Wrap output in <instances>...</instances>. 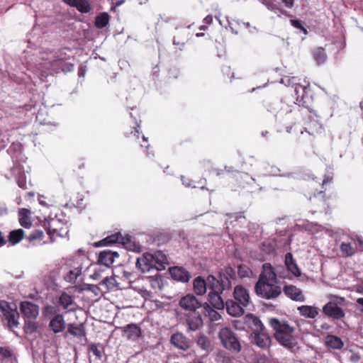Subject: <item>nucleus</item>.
Wrapping results in <instances>:
<instances>
[{"instance_id": "obj_1", "label": "nucleus", "mask_w": 363, "mask_h": 363, "mask_svg": "<svg viewBox=\"0 0 363 363\" xmlns=\"http://www.w3.org/2000/svg\"><path fill=\"white\" fill-rule=\"evenodd\" d=\"M179 306L187 312L185 318L189 329L192 331L199 330L203 325L201 311L204 303L200 301L194 294H188L179 299Z\"/></svg>"}, {"instance_id": "obj_2", "label": "nucleus", "mask_w": 363, "mask_h": 363, "mask_svg": "<svg viewBox=\"0 0 363 363\" xmlns=\"http://www.w3.org/2000/svg\"><path fill=\"white\" fill-rule=\"evenodd\" d=\"M268 323L274 331L275 340L286 349L294 351L297 346L296 338L294 335L295 327L284 318H269Z\"/></svg>"}, {"instance_id": "obj_3", "label": "nucleus", "mask_w": 363, "mask_h": 363, "mask_svg": "<svg viewBox=\"0 0 363 363\" xmlns=\"http://www.w3.org/2000/svg\"><path fill=\"white\" fill-rule=\"evenodd\" d=\"M208 288L211 290L208 293V301L212 306L217 310H223L225 303L221 297V294L225 289H229V283L227 281L218 284L217 278L213 275L208 276Z\"/></svg>"}, {"instance_id": "obj_4", "label": "nucleus", "mask_w": 363, "mask_h": 363, "mask_svg": "<svg viewBox=\"0 0 363 363\" xmlns=\"http://www.w3.org/2000/svg\"><path fill=\"white\" fill-rule=\"evenodd\" d=\"M166 257L162 255L145 253L137 258L136 267L145 273L151 270L160 271L165 268L164 264Z\"/></svg>"}, {"instance_id": "obj_5", "label": "nucleus", "mask_w": 363, "mask_h": 363, "mask_svg": "<svg viewBox=\"0 0 363 363\" xmlns=\"http://www.w3.org/2000/svg\"><path fill=\"white\" fill-rule=\"evenodd\" d=\"M115 243L121 244L128 250H139L141 246L132 240V237L127 234L123 236L118 232L106 237L96 243V247L108 246Z\"/></svg>"}, {"instance_id": "obj_6", "label": "nucleus", "mask_w": 363, "mask_h": 363, "mask_svg": "<svg viewBox=\"0 0 363 363\" xmlns=\"http://www.w3.org/2000/svg\"><path fill=\"white\" fill-rule=\"evenodd\" d=\"M218 337L222 345L226 350L233 353H238L241 351V344L235 334V333L229 328H222L218 332Z\"/></svg>"}, {"instance_id": "obj_7", "label": "nucleus", "mask_w": 363, "mask_h": 363, "mask_svg": "<svg viewBox=\"0 0 363 363\" xmlns=\"http://www.w3.org/2000/svg\"><path fill=\"white\" fill-rule=\"evenodd\" d=\"M255 291L259 297L269 300L277 298L281 294V288L274 282L257 281Z\"/></svg>"}, {"instance_id": "obj_8", "label": "nucleus", "mask_w": 363, "mask_h": 363, "mask_svg": "<svg viewBox=\"0 0 363 363\" xmlns=\"http://www.w3.org/2000/svg\"><path fill=\"white\" fill-rule=\"evenodd\" d=\"M9 304L6 301H0V310L2 312V321L4 325H7L9 329L16 335L18 334L15 330V328L18 327L19 314L15 310L8 311Z\"/></svg>"}, {"instance_id": "obj_9", "label": "nucleus", "mask_w": 363, "mask_h": 363, "mask_svg": "<svg viewBox=\"0 0 363 363\" xmlns=\"http://www.w3.org/2000/svg\"><path fill=\"white\" fill-rule=\"evenodd\" d=\"M279 269H283L282 266H278L276 268L272 267L270 263L262 264V270L259 275L257 281H269L277 284V277L285 279L286 276L280 274Z\"/></svg>"}, {"instance_id": "obj_10", "label": "nucleus", "mask_w": 363, "mask_h": 363, "mask_svg": "<svg viewBox=\"0 0 363 363\" xmlns=\"http://www.w3.org/2000/svg\"><path fill=\"white\" fill-rule=\"evenodd\" d=\"M250 337L254 345L262 350L269 348L272 344V338L266 330L258 333H251Z\"/></svg>"}, {"instance_id": "obj_11", "label": "nucleus", "mask_w": 363, "mask_h": 363, "mask_svg": "<svg viewBox=\"0 0 363 363\" xmlns=\"http://www.w3.org/2000/svg\"><path fill=\"white\" fill-rule=\"evenodd\" d=\"M234 300L246 308L252 305L249 291L242 285H237L233 291Z\"/></svg>"}, {"instance_id": "obj_12", "label": "nucleus", "mask_w": 363, "mask_h": 363, "mask_svg": "<svg viewBox=\"0 0 363 363\" xmlns=\"http://www.w3.org/2000/svg\"><path fill=\"white\" fill-rule=\"evenodd\" d=\"M323 313L328 317L339 320L345 315L344 310L337 303L329 301L323 307Z\"/></svg>"}, {"instance_id": "obj_13", "label": "nucleus", "mask_w": 363, "mask_h": 363, "mask_svg": "<svg viewBox=\"0 0 363 363\" xmlns=\"http://www.w3.org/2000/svg\"><path fill=\"white\" fill-rule=\"evenodd\" d=\"M170 343L177 349L187 351L190 348V340L182 333L177 332L171 335Z\"/></svg>"}, {"instance_id": "obj_14", "label": "nucleus", "mask_w": 363, "mask_h": 363, "mask_svg": "<svg viewBox=\"0 0 363 363\" xmlns=\"http://www.w3.org/2000/svg\"><path fill=\"white\" fill-rule=\"evenodd\" d=\"M169 271L173 279L183 283L188 282L191 277V274L183 267H172Z\"/></svg>"}, {"instance_id": "obj_15", "label": "nucleus", "mask_w": 363, "mask_h": 363, "mask_svg": "<svg viewBox=\"0 0 363 363\" xmlns=\"http://www.w3.org/2000/svg\"><path fill=\"white\" fill-rule=\"evenodd\" d=\"M245 324L251 329L252 333H258L261 330H265V327L256 315L248 313L245 317Z\"/></svg>"}, {"instance_id": "obj_16", "label": "nucleus", "mask_w": 363, "mask_h": 363, "mask_svg": "<svg viewBox=\"0 0 363 363\" xmlns=\"http://www.w3.org/2000/svg\"><path fill=\"white\" fill-rule=\"evenodd\" d=\"M118 257L117 252L105 250L100 252L97 263L109 268V267L114 262L115 258Z\"/></svg>"}, {"instance_id": "obj_17", "label": "nucleus", "mask_w": 363, "mask_h": 363, "mask_svg": "<svg viewBox=\"0 0 363 363\" xmlns=\"http://www.w3.org/2000/svg\"><path fill=\"white\" fill-rule=\"evenodd\" d=\"M283 291L285 295L295 301H305V296L302 291L294 285H286L284 286Z\"/></svg>"}, {"instance_id": "obj_18", "label": "nucleus", "mask_w": 363, "mask_h": 363, "mask_svg": "<svg viewBox=\"0 0 363 363\" xmlns=\"http://www.w3.org/2000/svg\"><path fill=\"white\" fill-rule=\"evenodd\" d=\"M123 336H125L128 340H135L141 335L140 328L135 324L130 323L121 328Z\"/></svg>"}, {"instance_id": "obj_19", "label": "nucleus", "mask_w": 363, "mask_h": 363, "mask_svg": "<svg viewBox=\"0 0 363 363\" xmlns=\"http://www.w3.org/2000/svg\"><path fill=\"white\" fill-rule=\"evenodd\" d=\"M225 306L228 313L234 317H239L244 314L245 306H240V303L235 300H228Z\"/></svg>"}, {"instance_id": "obj_20", "label": "nucleus", "mask_w": 363, "mask_h": 363, "mask_svg": "<svg viewBox=\"0 0 363 363\" xmlns=\"http://www.w3.org/2000/svg\"><path fill=\"white\" fill-rule=\"evenodd\" d=\"M59 224V220L53 218L51 219L48 223V234L50 238L51 242L53 241V236L55 235L63 237L65 235L67 234V230L66 228H57V225Z\"/></svg>"}, {"instance_id": "obj_21", "label": "nucleus", "mask_w": 363, "mask_h": 363, "mask_svg": "<svg viewBox=\"0 0 363 363\" xmlns=\"http://www.w3.org/2000/svg\"><path fill=\"white\" fill-rule=\"evenodd\" d=\"M49 328L54 333H62L66 328L63 315H54L49 323Z\"/></svg>"}, {"instance_id": "obj_22", "label": "nucleus", "mask_w": 363, "mask_h": 363, "mask_svg": "<svg viewBox=\"0 0 363 363\" xmlns=\"http://www.w3.org/2000/svg\"><path fill=\"white\" fill-rule=\"evenodd\" d=\"M285 265L289 272L293 275L298 277L301 275L300 269L298 268L293 255L291 252H287L285 255Z\"/></svg>"}, {"instance_id": "obj_23", "label": "nucleus", "mask_w": 363, "mask_h": 363, "mask_svg": "<svg viewBox=\"0 0 363 363\" xmlns=\"http://www.w3.org/2000/svg\"><path fill=\"white\" fill-rule=\"evenodd\" d=\"M300 315L306 318L314 319L319 313V310L313 306L303 305L297 308Z\"/></svg>"}, {"instance_id": "obj_24", "label": "nucleus", "mask_w": 363, "mask_h": 363, "mask_svg": "<svg viewBox=\"0 0 363 363\" xmlns=\"http://www.w3.org/2000/svg\"><path fill=\"white\" fill-rule=\"evenodd\" d=\"M194 291L198 296H202L206 294L207 287H208V278L205 280L202 277L199 276L193 281Z\"/></svg>"}, {"instance_id": "obj_25", "label": "nucleus", "mask_w": 363, "mask_h": 363, "mask_svg": "<svg viewBox=\"0 0 363 363\" xmlns=\"http://www.w3.org/2000/svg\"><path fill=\"white\" fill-rule=\"evenodd\" d=\"M236 279L235 270L231 267H227L225 268L223 272H219L218 279L217 281L218 284L223 283L224 281H227L229 283V289L231 288V279L235 280Z\"/></svg>"}, {"instance_id": "obj_26", "label": "nucleus", "mask_w": 363, "mask_h": 363, "mask_svg": "<svg viewBox=\"0 0 363 363\" xmlns=\"http://www.w3.org/2000/svg\"><path fill=\"white\" fill-rule=\"evenodd\" d=\"M39 314V306L37 304L24 301V317L35 319Z\"/></svg>"}, {"instance_id": "obj_27", "label": "nucleus", "mask_w": 363, "mask_h": 363, "mask_svg": "<svg viewBox=\"0 0 363 363\" xmlns=\"http://www.w3.org/2000/svg\"><path fill=\"white\" fill-rule=\"evenodd\" d=\"M67 333L76 337H82L86 335V330L83 323H69L67 325Z\"/></svg>"}, {"instance_id": "obj_28", "label": "nucleus", "mask_w": 363, "mask_h": 363, "mask_svg": "<svg viewBox=\"0 0 363 363\" xmlns=\"http://www.w3.org/2000/svg\"><path fill=\"white\" fill-rule=\"evenodd\" d=\"M202 316H208L211 322H217L221 320V315L211 307L206 302H204V306L202 309Z\"/></svg>"}, {"instance_id": "obj_29", "label": "nucleus", "mask_w": 363, "mask_h": 363, "mask_svg": "<svg viewBox=\"0 0 363 363\" xmlns=\"http://www.w3.org/2000/svg\"><path fill=\"white\" fill-rule=\"evenodd\" d=\"M44 236V233L41 230H35L34 231L31 232L27 236V240L29 242L28 246H35L45 243V242H42Z\"/></svg>"}, {"instance_id": "obj_30", "label": "nucleus", "mask_w": 363, "mask_h": 363, "mask_svg": "<svg viewBox=\"0 0 363 363\" xmlns=\"http://www.w3.org/2000/svg\"><path fill=\"white\" fill-rule=\"evenodd\" d=\"M58 306H61L63 310L72 311L74 308H69L70 306L74 305V301L72 296L63 292L59 297L57 301Z\"/></svg>"}, {"instance_id": "obj_31", "label": "nucleus", "mask_w": 363, "mask_h": 363, "mask_svg": "<svg viewBox=\"0 0 363 363\" xmlns=\"http://www.w3.org/2000/svg\"><path fill=\"white\" fill-rule=\"evenodd\" d=\"M52 65L53 67L54 66L57 67V72H58L59 70H60L65 73H67V72H72L74 69L73 64H72L70 62H65L62 59H57V60H55L52 62Z\"/></svg>"}, {"instance_id": "obj_32", "label": "nucleus", "mask_w": 363, "mask_h": 363, "mask_svg": "<svg viewBox=\"0 0 363 363\" xmlns=\"http://www.w3.org/2000/svg\"><path fill=\"white\" fill-rule=\"evenodd\" d=\"M99 284L106 291L113 289L118 285L115 278L108 276L104 277Z\"/></svg>"}, {"instance_id": "obj_33", "label": "nucleus", "mask_w": 363, "mask_h": 363, "mask_svg": "<svg viewBox=\"0 0 363 363\" xmlns=\"http://www.w3.org/2000/svg\"><path fill=\"white\" fill-rule=\"evenodd\" d=\"M89 353L91 352L97 360H100L104 352V346L101 343H91L88 347Z\"/></svg>"}, {"instance_id": "obj_34", "label": "nucleus", "mask_w": 363, "mask_h": 363, "mask_svg": "<svg viewBox=\"0 0 363 363\" xmlns=\"http://www.w3.org/2000/svg\"><path fill=\"white\" fill-rule=\"evenodd\" d=\"M196 344L201 349L206 352H208L211 349V340L207 336L203 334L199 335L196 340Z\"/></svg>"}, {"instance_id": "obj_35", "label": "nucleus", "mask_w": 363, "mask_h": 363, "mask_svg": "<svg viewBox=\"0 0 363 363\" xmlns=\"http://www.w3.org/2000/svg\"><path fill=\"white\" fill-rule=\"evenodd\" d=\"M159 271H155L154 275L147 277L151 287L154 289H161L162 286V276L159 274Z\"/></svg>"}, {"instance_id": "obj_36", "label": "nucleus", "mask_w": 363, "mask_h": 363, "mask_svg": "<svg viewBox=\"0 0 363 363\" xmlns=\"http://www.w3.org/2000/svg\"><path fill=\"white\" fill-rule=\"evenodd\" d=\"M326 344L333 349H341L343 346L342 340L335 335H328L326 337Z\"/></svg>"}, {"instance_id": "obj_37", "label": "nucleus", "mask_w": 363, "mask_h": 363, "mask_svg": "<svg viewBox=\"0 0 363 363\" xmlns=\"http://www.w3.org/2000/svg\"><path fill=\"white\" fill-rule=\"evenodd\" d=\"M313 55L317 65H320L326 60L327 55L323 48H318L313 52Z\"/></svg>"}, {"instance_id": "obj_38", "label": "nucleus", "mask_w": 363, "mask_h": 363, "mask_svg": "<svg viewBox=\"0 0 363 363\" xmlns=\"http://www.w3.org/2000/svg\"><path fill=\"white\" fill-rule=\"evenodd\" d=\"M109 21V16L107 13L104 12L96 16L95 19V25L98 28L106 27Z\"/></svg>"}, {"instance_id": "obj_39", "label": "nucleus", "mask_w": 363, "mask_h": 363, "mask_svg": "<svg viewBox=\"0 0 363 363\" xmlns=\"http://www.w3.org/2000/svg\"><path fill=\"white\" fill-rule=\"evenodd\" d=\"M73 7H76L79 12L83 13H89L91 11V6L87 0H77Z\"/></svg>"}, {"instance_id": "obj_40", "label": "nucleus", "mask_w": 363, "mask_h": 363, "mask_svg": "<svg viewBox=\"0 0 363 363\" xmlns=\"http://www.w3.org/2000/svg\"><path fill=\"white\" fill-rule=\"evenodd\" d=\"M108 269V268L103 266L102 264L96 263L95 265L94 272L91 275H90V277L95 280H99L101 278L103 279V274H104Z\"/></svg>"}, {"instance_id": "obj_41", "label": "nucleus", "mask_w": 363, "mask_h": 363, "mask_svg": "<svg viewBox=\"0 0 363 363\" xmlns=\"http://www.w3.org/2000/svg\"><path fill=\"white\" fill-rule=\"evenodd\" d=\"M342 255L345 257H352L355 253V250L350 243L342 242L340 245Z\"/></svg>"}, {"instance_id": "obj_42", "label": "nucleus", "mask_w": 363, "mask_h": 363, "mask_svg": "<svg viewBox=\"0 0 363 363\" xmlns=\"http://www.w3.org/2000/svg\"><path fill=\"white\" fill-rule=\"evenodd\" d=\"M11 172L12 174V177L15 179L16 181V183L18 184V186L20 188H23V181L21 179V175L22 173V168L20 165H15L11 169Z\"/></svg>"}, {"instance_id": "obj_43", "label": "nucleus", "mask_w": 363, "mask_h": 363, "mask_svg": "<svg viewBox=\"0 0 363 363\" xmlns=\"http://www.w3.org/2000/svg\"><path fill=\"white\" fill-rule=\"evenodd\" d=\"M23 238V230L18 229L17 230H13L10 232L9 235V241L12 245H15L21 241Z\"/></svg>"}, {"instance_id": "obj_44", "label": "nucleus", "mask_w": 363, "mask_h": 363, "mask_svg": "<svg viewBox=\"0 0 363 363\" xmlns=\"http://www.w3.org/2000/svg\"><path fill=\"white\" fill-rule=\"evenodd\" d=\"M59 309L53 306H47L43 308V314L45 318L51 319L54 315H60L58 313Z\"/></svg>"}, {"instance_id": "obj_45", "label": "nucleus", "mask_w": 363, "mask_h": 363, "mask_svg": "<svg viewBox=\"0 0 363 363\" xmlns=\"http://www.w3.org/2000/svg\"><path fill=\"white\" fill-rule=\"evenodd\" d=\"M16 359L13 351L9 347L0 346V359Z\"/></svg>"}, {"instance_id": "obj_46", "label": "nucleus", "mask_w": 363, "mask_h": 363, "mask_svg": "<svg viewBox=\"0 0 363 363\" xmlns=\"http://www.w3.org/2000/svg\"><path fill=\"white\" fill-rule=\"evenodd\" d=\"M82 273V268L80 267H76L74 269H72L69 272V274L65 277V280L72 282L74 281L77 277L81 274Z\"/></svg>"}, {"instance_id": "obj_47", "label": "nucleus", "mask_w": 363, "mask_h": 363, "mask_svg": "<svg viewBox=\"0 0 363 363\" xmlns=\"http://www.w3.org/2000/svg\"><path fill=\"white\" fill-rule=\"evenodd\" d=\"M250 273L251 270L247 266L244 264L238 266V274L241 278L248 277Z\"/></svg>"}, {"instance_id": "obj_48", "label": "nucleus", "mask_w": 363, "mask_h": 363, "mask_svg": "<svg viewBox=\"0 0 363 363\" xmlns=\"http://www.w3.org/2000/svg\"><path fill=\"white\" fill-rule=\"evenodd\" d=\"M291 24L296 28L301 30L305 34L307 33V30L303 27L302 21L298 19L290 20Z\"/></svg>"}, {"instance_id": "obj_49", "label": "nucleus", "mask_w": 363, "mask_h": 363, "mask_svg": "<svg viewBox=\"0 0 363 363\" xmlns=\"http://www.w3.org/2000/svg\"><path fill=\"white\" fill-rule=\"evenodd\" d=\"M133 274L130 272H127L123 270L122 272L121 279L124 281H127L128 284H130L133 281Z\"/></svg>"}, {"instance_id": "obj_50", "label": "nucleus", "mask_w": 363, "mask_h": 363, "mask_svg": "<svg viewBox=\"0 0 363 363\" xmlns=\"http://www.w3.org/2000/svg\"><path fill=\"white\" fill-rule=\"evenodd\" d=\"M28 214L30 211L24 208V228H29L31 226V223L29 221Z\"/></svg>"}, {"instance_id": "obj_51", "label": "nucleus", "mask_w": 363, "mask_h": 363, "mask_svg": "<svg viewBox=\"0 0 363 363\" xmlns=\"http://www.w3.org/2000/svg\"><path fill=\"white\" fill-rule=\"evenodd\" d=\"M240 177L244 179L247 184H251L255 182V179L247 173H241Z\"/></svg>"}, {"instance_id": "obj_52", "label": "nucleus", "mask_w": 363, "mask_h": 363, "mask_svg": "<svg viewBox=\"0 0 363 363\" xmlns=\"http://www.w3.org/2000/svg\"><path fill=\"white\" fill-rule=\"evenodd\" d=\"M261 2L265 5L269 10L273 11L276 8V5L267 0H262Z\"/></svg>"}, {"instance_id": "obj_53", "label": "nucleus", "mask_w": 363, "mask_h": 363, "mask_svg": "<svg viewBox=\"0 0 363 363\" xmlns=\"http://www.w3.org/2000/svg\"><path fill=\"white\" fill-rule=\"evenodd\" d=\"M284 6L288 9L293 8L294 5V0H281Z\"/></svg>"}, {"instance_id": "obj_54", "label": "nucleus", "mask_w": 363, "mask_h": 363, "mask_svg": "<svg viewBox=\"0 0 363 363\" xmlns=\"http://www.w3.org/2000/svg\"><path fill=\"white\" fill-rule=\"evenodd\" d=\"M356 240L360 251H363V239L360 236H357Z\"/></svg>"}, {"instance_id": "obj_55", "label": "nucleus", "mask_w": 363, "mask_h": 363, "mask_svg": "<svg viewBox=\"0 0 363 363\" xmlns=\"http://www.w3.org/2000/svg\"><path fill=\"white\" fill-rule=\"evenodd\" d=\"M28 328L30 332L35 331L37 329V325L35 322H28Z\"/></svg>"}, {"instance_id": "obj_56", "label": "nucleus", "mask_w": 363, "mask_h": 363, "mask_svg": "<svg viewBox=\"0 0 363 363\" xmlns=\"http://www.w3.org/2000/svg\"><path fill=\"white\" fill-rule=\"evenodd\" d=\"M256 363H269V360L266 356H262L257 359Z\"/></svg>"}, {"instance_id": "obj_57", "label": "nucleus", "mask_w": 363, "mask_h": 363, "mask_svg": "<svg viewBox=\"0 0 363 363\" xmlns=\"http://www.w3.org/2000/svg\"><path fill=\"white\" fill-rule=\"evenodd\" d=\"M352 362H357L360 359V357L357 354H352L350 357Z\"/></svg>"}, {"instance_id": "obj_58", "label": "nucleus", "mask_w": 363, "mask_h": 363, "mask_svg": "<svg viewBox=\"0 0 363 363\" xmlns=\"http://www.w3.org/2000/svg\"><path fill=\"white\" fill-rule=\"evenodd\" d=\"M0 363H16V359H0Z\"/></svg>"}, {"instance_id": "obj_59", "label": "nucleus", "mask_w": 363, "mask_h": 363, "mask_svg": "<svg viewBox=\"0 0 363 363\" xmlns=\"http://www.w3.org/2000/svg\"><path fill=\"white\" fill-rule=\"evenodd\" d=\"M18 221L21 226H23V208H18Z\"/></svg>"}, {"instance_id": "obj_60", "label": "nucleus", "mask_w": 363, "mask_h": 363, "mask_svg": "<svg viewBox=\"0 0 363 363\" xmlns=\"http://www.w3.org/2000/svg\"><path fill=\"white\" fill-rule=\"evenodd\" d=\"M38 291H39V289L35 287V294H30L29 295H28L27 296L30 298H36V297L38 296Z\"/></svg>"}, {"instance_id": "obj_61", "label": "nucleus", "mask_w": 363, "mask_h": 363, "mask_svg": "<svg viewBox=\"0 0 363 363\" xmlns=\"http://www.w3.org/2000/svg\"><path fill=\"white\" fill-rule=\"evenodd\" d=\"M213 21V18L211 16H207L204 18L203 22L206 24H211Z\"/></svg>"}, {"instance_id": "obj_62", "label": "nucleus", "mask_w": 363, "mask_h": 363, "mask_svg": "<svg viewBox=\"0 0 363 363\" xmlns=\"http://www.w3.org/2000/svg\"><path fill=\"white\" fill-rule=\"evenodd\" d=\"M99 289V288L96 286H91L89 288V290L91 291L92 292H94L96 295L98 294V290Z\"/></svg>"}, {"instance_id": "obj_63", "label": "nucleus", "mask_w": 363, "mask_h": 363, "mask_svg": "<svg viewBox=\"0 0 363 363\" xmlns=\"http://www.w3.org/2000/svg\"><path fill=\"white\" fill-rule=\"evenodd\" d=\"M173 44L174 45H181L182 47H183L185 45V43L184 42L178 41V40H177V39L175 38H174V39H173Z\"/></svg>"}, {"instance_id": "obj_64", "label": "nucleus", "mask_w": 363, "mask_h": 363, "mask_svg": "<svg viewBox=\"0 0 363 363\" xmlns=\"http://www.w3.org/2000/svg\"><path fill=\"white\" fill-rule=\"evenodd\" d=\"M6 242V240L4 239V236L2 235L1 233L0 232V247L5 245Z\"/></svg>"}]
</instances>
